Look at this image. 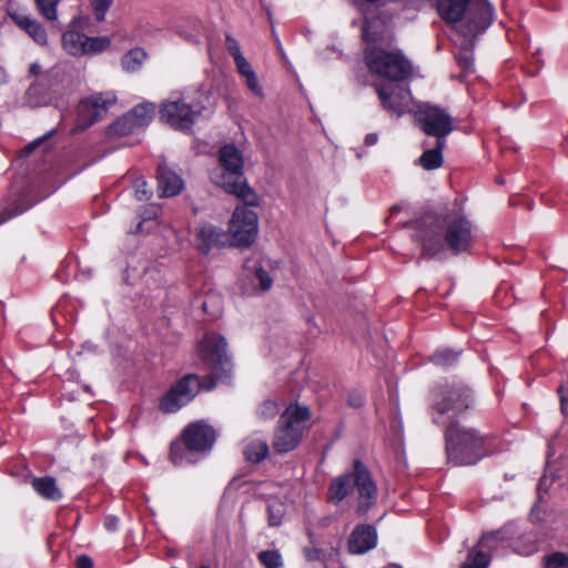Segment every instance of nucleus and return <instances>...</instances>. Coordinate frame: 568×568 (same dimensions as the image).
<instances>
[{
	"mask_svg": "<svg viewBox=\"0 0 568 568\" xmlns=\"http://www.w3.org/2000/svg\"><path fill=\"white\" fill-rule=\"evenodd\" d=\"M474 406L471 389L460 381L446 384L434 400L433 422L446 427L447 458L456 466L474 465L496 450L493 435L481 434L455 420Z\"/></svg>",
	"mask_w": 568,
	"mask_h": 568,
	"instance_id": "f257e3e1",
	"label": "nucleus"
},
{
	"mask_svg": "<svg viewBox=\"0 0 568 568\" xmlns=\"http://www.w3.org/2000/svg\"><path fill=\"white\" fill-rule=\"evenodd\" d=\"M437 11L454 34H483L494 20L487 0H437Z\"/></svg>",
	"mask_w": 568,
	"mask_h": 568,
	"instance_id": "f03ea898",
	"label": "nucleus"
},
{
	"mask_svg": "<svg viewBox=\"0 0 568 568\" xmlns=\"http://www.w3.org/2000/svg\"><path fill=\"white\" fill-rule=\"evenodd\" d=\"M372 24L368 20L363 24V38L368 44L365 51L367 68L372 73L389 80L390 83L405 81L413 73L412 63L399 50H387L377 44L378 38L371 32Z\"/></svg>",
	"mask_w": 568,
	"mask_h": 568,
	"instance_id": "7ed1b4c3",
	"label": "nucleus"
},
{
	"mask_svg": "<svg viewBox=\"0 0 568 568\" xmlns=\"http://www.w3.org/2000/svg\"><path fill=\"white\" fill-rule=\"evenodd\" d=\"M220 172L212 175L213 182L227 193L236 195L247 206H256L258 199L256 193L247 185L243 174L242 152L233 144H226L220 149Z\"/></svg>",
	"mask_w": 568,
	"mask_h": 568,
	"instance_id": "20e7f679",
	"label": "nucleus"
},
{
	"mask_svg": "<svg viewBox=\"0 0 568 568\" xmlns=\"http://www.w3.org/2000/svg\"><path fill=\"white\" fill-rule=\"evenodd\" d=\"M207 95L200 89H185L172 93L162 103L160 119L174 130L190 131L205 110Z\"/></svg>",
	"mask_w": 568,
	"mask_h": 568,
	"instance_id": "39448f33",
	"label": "nucleus"
},
{
	"mask_svg": "<svg viewBox=\"0 0 568 568\" xmlns=\"http://www.w3.org/2000/svg\"><path fill=\"white\" fill-rule=\"evenodd\" d=\"M509 529L510 528L507 526L500 530L485 534L480 538L478 545L468 552V556L460 568H487L490 564V555H487L485 550L490 552L495 551L499 542H508L516 552L523 556H529L537 551V544L531 536H526V541L524 544L519 540L513 541L508 535Z\"/></svg>",
	"mask_w": 568,
	"mask_h": 568,
	"instance_id": "423d86ee",
	"label": "nucleus"
},
{
	"mask_svg": "<svg viewBox=\"0 0 568 568\" xmlns=\"http://www.w3.org/2000/svg\"><path fill=\"white\" fill-rule=\"evenodd\" d=\"M71 91V79L59 65H55L29 87L26 93V101L31 108H39L55 104L59 98Z\"/></svg>",
	"mask_w": 568,
	"mask_h": 568,
	"instance_id": "0eeeda50",
	"label": "nucleus"
},
{
	"mask_svg": "<svg viewBox=\"0 0 568 568\" xmlns=\"http://www.w3.org/2000/svg\"><path fill=\"white\" fill-rule=\"evenodd\" d=\"M311 412L306 406L290 405L282 414L274 433L273 448L278 454L294 450L301 443Z\"/></svg>",
	"mask_w": 568,
	"mask_h": 568,
	"instance_id": "6e6552de",
	"label": "nucleus"
},
{
	"mask_svg": "<svg viewBox=\"0 0 568 568\" xmlns=\"http://www.w3.org/2000/svg\"><path fill=\"white\" fill-rule=\"evenodd\" d=\"M216 440V433L204 420L190 424L182 434V443L171 445L170 458L175 465L192 463L193 453H207Z\"/></svg>",
	"mask_w": 568,
	"mask_h": 568,
	"instance_id": "1a4fd4ad",
	"label": "nucleus"
},
{
	"mask_svg": "<svg viewBox=\"0 0 568 568\" xmlns=\"http://www.w3.org/2000/svg\"><path fill=\"white\" fill-rule=\"evenodd\" d=\"M215 387L212 377L200 378L190 374L179 379L162 397L160 407L164 413H175L190 403L200 389L211 390Z\"/></svg>",
	"mask_w": 568,
	"mask_h": 568,
	"instance_id": "9d476101",
	"label": "nucleus"
},
{
	"mask_svg": "<svg viewBox=\"0 0 568 568\" xmlns=\"http://www.w3.org/2000/svg\"><path fill=\"white\" fill-rule=\"evenodd\" d=\"M258 219L254 211L246 206H237L229 223V237L235 247L251 246L258 232Z\"/></svg>",
	"mask_w": 568,
	"mask_h": 568,
	"instance_id": "9b49d317",
	"label": "nucleus"
},
{
	"mask_svg": "<svg viewBox=\"0 0 568 568\" xmlns=\"http://www.w3.org/2000/svg\"><path fill=\"white\" fill-rule=\"evenodd\" d=\"M201 358L221 377L230 367L227 343L223 336L214 333L206 334L199 344Z\"/></svg>",
	"mask_w": 568,
	"mask_h": 568,
	"instance_id": "f8f14e48",
	"label": "nucleus"
},
{
	"mask_svg": "<svg viewBox=\"0 0 568 568\" xmlns=\"http://www.w3.org/2000/svg\"><path fill=\"white\" fill-rule=\"evenodd\" d=\"M115 102L113 92L97 93L82 100L78 105V129L84 130L104 118Z\"/></svg>",
	"mask_w": 568,
	"mask_h": 568,
	"instance_id": "ddd939ff",
	"label": "nucleus"
},
{
	"mask_svg": "<svg viewBox=\"0 0 568 568\" xmlns=\"http://www.w3.org/2000/svg\"><path fill=\"white\" fill-rule=\"evenodd\" d=\"M416 114L424 132L436 136L438 140H443L453 130L452 118L444 109L422 104Z\"/></svg>",
	"mask_w": 568,
	"mask_h": 568,
	"instance_id": "4468645a",
	"label": "nucleus"
},
{
	"mask_svg": "<svg viewBox=\"0 0 568 568\" xmlns=\"http://www.w3.org/2000/svg\"><path fill=\"white\" fill-rule=\"evenodd\" d=\"M353 484L358 494L357 511L366 514L376 503L377 486L369 470L359 460L354 463Z\"/></svg>",
	"mask_w": 568,
	"mask_h": 568,
	"instance_id": "2eb2a0df",
	"label": "nucleus"
},
{
	"mask_svg": "<svg viewBox=\"0 0 568 568\" xmlns=\"http://www.w3.org/2000/svg\"><path fill=\"white\" fill-rule=\"evenodd\" d=\"M376 90L383 108L389 113L400 116L412 111L410 91L402 84L377 85Z\"/></svg>",
	"mask_w": 568,
	"mask_h": 568,
	"instance_id": "dca6fc26",
	"label": "nucleus"
},
{
	"mask_svg": "<svg viewBox=\"0 0 568 568\" xmlns=\"http://www.w3.org/2000/svg\"><path fill=\"white\" fill-rule=\"evenodd\" d=\"M445 240L447 247L455 254L467 251L475 240L470 221L465 216H457L449 220L445 229Z\"/></svg>",
	"mask_w": 568,
	"mask_h": 568,
	"instance_id": "f3484780",
	"label": "nucleus"
},
{
	"mask_svg": "<svg viewBox=\"0 0 568 568\" xmlns=\"http://www.w3.org/2000/svg\"><path fill=\"white\" fill-rule=\"evenodd\" d=\"M414 239L420 244L424 256L436 257L444 253L447 246L445 234L437 224L417 222Z\"/></svg>",
	"mask_w": 568,
	"mask_h": 568,
	"instance_id": "a211bd4d",
	"label": "nucleus"
},
{
	"mask_svg": "<svg viewBox=\"0 0 568 568\" xmlns=\"http://www.w3.org/2000/svg\"><path fill=\"white\" fill-rule=\"evenodd\" d=\"M229 242V234L212 224L201 225L195 235L196 247L203 254H209L213 248L224 247Z\"/></svg>",
	"mask_w": 568,
	"mask_h": 568,
	"instance_id": "6ab92c4d",
	"label": "nucleus"
},
{
	"mask_svg": "<svg viewBox=\"0 0 568 568\" xmlns=\"http://www.w3.org/2000/svg\"><path fill=\"white\" fill-rule=\"evenodd\" d=\"M478 36L453 34V42L456 47V61L466 73L474 71V47Z\"/></svg>",
	"mask_w": 568,
	"mask_h": 568,
	"instance_id": "aec40b11",
	"label": "nucleus"
},
{
	"mask_svg": "<svg viewBox=\"0 0 568 568\" xmlns=\"http://www.w3.org/2000/svg\"><path fill=\"white\" fill-rule=\"evenodd\" d=\"M377 542V534L373 526L361 525L355 528L348 540L352 554L362 555L373 549Z\"/></svg>",
	"mask_w": 568,
	"mask_h": 568,
	"instance_id": "412c9836",
	"label": "nucleus"
},
{
	"mask_svg": "<svg viewBox=\"0 0 568 568\" xmlns=\"http://www.w3.org/2000/svg\"><path fill=\"white\" fill-rule=\"evenodd\" d=\"M9 16L18 27L24 30L34 40V42L40 45L48 43L47 31L38 20L12 10L9 11Z\"/></svg>",
	"mask_w": 568,
	"mask_h": 568,
	"instance_id": "4be33fe9",
	"label": "nucleus"
},
{
	"mask_svg": "<svg viewBox=\"0 0 568 568\" xmlns=\"http://www.w3.org/2000/svg\"><path fill=\"white\" fill-rule=\"evenodd\" d=\"M158 182L161 195L166 197L178 195L184 187L181 175L165 164L158 169Z\"/></svg>",
	"mask_w": 568,
	"mask_h": 568,
	"instance_id": "5701e85b",
	"label": "nucleus"
},
{
	"mask_svg": "<svg viewBox=\"0 0 568 568\" xmlns=\"http://www.w3.org/2000/svg\"><path fill=\"white\" fill-rule=\"evenodd\" d=\"M267 440L258 435H252L244 440L243 454L251 463H260L268 455Z\"/></svg>",
	"mask_w": 568,
	"mask_h": 568,
	"instance_id": "b1692460",
	"label": "nucleus"
},
{
	"mask_svg": "<svg viewBox=\"0 0 568 568\" xmlns=\"http://www.w3.org/2000/svg\"><path fill=\"white\" fill-rule=\"evenodd\" d=\"M87 36L81 32L77 24L72 23L62 34L63 49L74 57L83 55Z\"/></svg>",
	"mask_w": 568,
	"mask_h": 568,
	"instance_id": "393cba45",
	"label": "nucleus"
},
{
	"mask_svg": "<svg viewBox=\"0 0 568 568\" xmlns=\"http://www.w3.org/2000/svg\"><path fill=\"white\" fill-rule=\"evenodd\" d=\"M31 485L37 494L47 500L58 501L62 498V491L53 477H36L32 479Z\"/></svg>",
	"mask_w": 568,
	"mask_h": 568,
	"instance_id": "a878e982",
	"label": "nucleus"
},
{
	"mask_svg": "<svg viewBox=\"0 0 568 568\" xmlns=\"http://www.w3.org/2000/svg\"><path fill=\"white\" fill-rule=\"evenodd\" d=\"M352 483L353 473L335 478L328 489V499L334 504L341 503L349 494Z\"/></svg>",
	"mask_w": 568,
	"mask_h": 568,
	"instance_id": "bb28decb",
	"label": "nucleus"
},
{
	"mask_svg": "<svg viewBox=\"0 0 568 568\" xmlns=\"http://www.w3.org/2000/svg\"><path fill=\"white\" fill-rule=\"evenodd\" d=\"M445 146L444 140H437L434 149L426 150L418 159L419 164L425 170H435L443 165V149Z\"/></svg>",
	"mask_w": 568,
	"mask_h": 568,
	"instance_id": "cd10ccee",
	"label": "nucleus"
},
{
	"mask_svg": "<svg viewBox=\"0 0 568 568\" xmlns=\"http://www.w3.org/2000/svg\"><path fill=\"white\" fill-rule=\"evenodd\" d=\"M244 271L258 282L262 292H266L273 286L272 276L256 261L247 260L244 264Z\"/></svg>",
	"mask_w": 568,
	"mask_h": 568,
	"instance_id": "c85d7f7f",
	"label": "nucleus"
},
{
	"mask_svg": "<svg viewBox=\"0 0 568 568\" xmlns=\"http://www.w3.org/2000/svg\"><path fill=\"white\" fill-rule=\"evenodd\" d=\"M155 111V105L153 103L144 102L135 108H133L130 112H128L132 119V121L140 128L148 125Z\"/></svg>",
	"mask_w": 568,
	"mask_h": 568,
	"instance_id": "c756f323",
	"label": "nucleus"
},
{
	"mask_svg": "<svg viewBox=\"0 0 568 568\" xmlns=\"http://www.w3.org/2000/svg\"><path fill=\"white\" fill-rule=\"evenodd\" d=\"M146 59V53L141 48H134L122 57V67L128 72H135L141 69Z\"/></svg>",
	"mask_w": 568,
	"mask_h": 568,
	"instance_id": "7c9ffc66",
	"label": "nucleus"
},
{
	"mask_svg": "<svg viewBox=\"0 0 568 568\" xmlns=\"http://www.w3.org/2000/svg\"><path fill=\"white\" fill-rule=\"evenodd\" d=\"M270 526H280L286 514V506L281 500L273 498L267 503Z\"/></svg>",
	"mask_w": 568,
	"mask_h": 568,
	"instance_id": "2f4dec72",
	"label": "nucleus"
},
{
	"mask_svg": "<svg viewBox=\"0 0 568 568\" xmlns=\"http://www.w3.org/2000/svg\"><path fill=\"white\" fill-rule=\"evenodd\" d=\"M111 44V40L105 37H88L85 40V47L83 48V55L85 54H99L105 51Z\"/></svg>",
	"mask_w": 568,
	"mask_h": 568,
	"instance_id": "473e14b6",
	"label": "nucleus"
},
{
	"mask_svg": "<svg viewBox=\"0 0 568 568\" xmlns=\"http://www.w3.org/2000/svg\"><path fill=\"white\" fill-rule=\"evenodd\" d=\"M38 12L48 21L58 19V6L60 0H34Z\"/></svg>",
	"mask_w": 568,
	"mask_h": 568,
	"instance_id": "72a5a7b5",
	"label": "nucleus"
},
{
	"mask_svg": "<svg viewBox=\"0 0 568 568\" xmlns=\"http://www.w3.org/2000/svg\"><path fill=\"white\" fill-rule=\"evenodd\" d=\"M257 557L265 568H283V558L278 550H263Z\"/></svg>",
	"mask_w": 568,
	"mask_h": 568,
	"instance_id": "f704fd0d",
	"label": "nucleus"
},
{
	"mask_svg": "<svg viewBox=\"0 0 568 568\" xmlns=\"http://www.w3.org/2000/svg\"><path fill=\"white\" fill-rule=\"evenodd\" d=\"M458 355L459 353L453 352L452 349H438L432 355L430 361L435 365L448 367L457 361Z\"/></svg>",
	"mask_w": 568,
	"mask_h": 568,
	"instance_id": "c9c22d12",
	"label": "nucleus"
},
{
	"mask_svg": "<svg viewBox=\"0 0 568 568\" xmlns=\"http://www.w3.org/2000/svg\"><path fill=\"white\" fill-rule=\"evenodd\" d=\"M136 129H139V126L132 121L129 113L121 116L111 125V131L119 135H126Z\"/></svg>",
	"mask_w": 568,
	"mask_h": 568,
	"instance_id": "e433bc0d",
	"label": "nucleus"
},
{
	"mask_svg": "<svg viewBox=\"0 0 568 568\" xmlns=\"http://www.w3.org/2000/svg\"><path fill=\"white\" fill-rule=\"evenodd\" d=\"M545 568H568V555L565 552H552L544 557Z\"/></svg>",
	"mask_w": 568,
	"mask_h": 568,
	"instance_id": "4c0bfd02",
	"label": "nucleus"
},
{
	"mask_svg": "<svg viewBox=\"0 0 568 568\" xmlns=\"http://www.w3.org/2000/svg\"><path fill=\"white\" fill-rule=\"evenodd\" d=\"M278 413V405L276 402L266 399L257 408V416L261 419H272Z\"/></svg>",
	"mask_w": 568,
	"mask_h": 568,
	"instance_id": "58836bf2",
	"label": "nucleus"
},
{
	"mask_svg": "<svg viewBox=\"0 0 568 568\" xmlns=\"http://www.w3.org/2000/svg\"><path fill=\"white\" fill-rule=\"evenodd\" d=\"M113 0H92L91 6L94 12L95 19L99 21H103L105 19V14L112 6Z\"/></svg>",
	"mask_w": 568,
	"mask_h": 568,
	"instance_id": "ea45409f",
	"label": "nucleus"
},
{
	"mask_svg": "<svg viewBox=\"0 0 568 568\" xmlns=\"http://www.w3.org/2000/svg\"><path fill=\"white\" fill-rule=\"evenodd\" d=\"M134 195L139 201L149 200L152 191L148 187V183L143 178H138L134 181Z\"/></svg>",
	"mask_w": 568,
	"mask_h": 568,
	"instance_id": "a19ab883",
	"label": "nucleus"
},
{
	"mask_svg": "<svg viewBox=\"0 0 568 568\" xmlns=\"http://www.w3.org/2000/svg\"><path fill=\"white\" fill-rule=\"evenodd\" d=\"M243 79L245 81V84H246L247 89L255 97H258V98H263L264 97L263 89L260 85L258 78H257L255 71L251 72L248 75L243 77Z\"/></svg>",
	"mask_w": 568,
	"mask_h": 568,
	"instance_id": "79ce46f5",
	"label": "nucleus"
},
{
	"mask_svg": "<svg viewBox=\"0 0 568 568\" xmlns=\"http://www.w3.org/2000/svg\"><path fill=\"white\" fill-rule=\"evenodd\" d=\"M225 48L229 51V53L233 57L234 61L244 57L241 51L240 43L231 34H227L225 37Z\"/></svg>",
	"mask_w": 568,
	"mask_h": 568,
	"instance_id": "37998d69",
	"label": "nucleus"
},
{
	"mask_svg": "<svg viewBox=\"0 0 568 568\" xmlns=\"http://www.w3.org/2000/svg\"><path fill=\"white\" fill-rule=\"evenodd\" d=\"M234 62L236 65V70L242 78L245 75H248L251 72L254 71L251 63L245 59V57H243Z\"/></svg>",
	"mask_w": 568,
	"mask_h": 568,
	"instance_id": "c03bdc74",
	"label": "nucleus"
},
{
	"mask_svg": "<svg viewBox=\"0 0 568 568\" xmlns=\"http://www.w3.org/2000/svg\"><path fill=\"white\" fill-rule=\"evenodd\" d=\"M29 207H31V205H27V206H23V207H16L14 210H10V211H3L0 213V225L6 223L7 221H9L10 219L23 213L24 211H27Z\"/></svg>",
	"mask_w": 568,
	"mask_h": 568,
	"instance_id": "a18cd8bd",
	"label": "nucleus"
},
{
	"mask_svg": "<svg viewBox=\"0 0 568 568\" xmlns=\"http://www.w3.org/2000/svg\"><path fill=\"white\" fill-rule=\"evenodd\" d=\"M77 568H92L93 561L92 559L87 555H81L75 560Z\"/></svg>",
	"mask_w": 568,
	"mask_h": 568,
	"instance_id": "49530a36",
	"label": "nucleus"
},
{
	"mask_svg": "<svg viewBox=\"0 0 568 568\" xmlns=\"http://www.w3.org/2000/svg\"><path fill=\"white\" fill-rule=\"evenodd\" d=\"M118 525H119V519H118V517H115V516H111V515L105 517L104 526H105V528H106L109 531H114V530H116Z\"/></svg>",
	"mask_w": 568,
	"mask_h": 568,
	"instance_id": "de8ad7c7",
	"label": "nucleus"
},
{
	"mask_svg": "<svg viewBox=\"0 0 568 568\" xmlns=\"http://www.w3.org/2000/svg\"><path fill=\"white\" fill-rule=\"evenodd\" d=\"M551 484V480L544 476L540 478L539 483H538V494H539V497H541L542 494H546L549 486Z\"/></svg>",
	"mask_w": 568,
	"mask_h": 568,
	"instance_id": "09e8293b",
	"label": "nucleus"
},
{
	"mask_svg": "<svg viewBox=\"0 0 568 568\" xmlns=\"http://www.w3.org/2000/svg\"><path fill=\"white\" fill-rule=\"evenodd\" d=\"M304 554H305V557L307 558V560H318L321 557H320V550L313 548V549H305L304 550Z\"/></svg>",
	"mask_w": 568,
	"mask_h": 568,
	"instance_id": "8fccbe9b",
	"label": "nucleus"
},
{
	"mask_svg": "<svg viewBox=\"0 0 568 568\" xmlns=\"http://www.w3.org/2000/svg\"><path fill=\"white\" fill-rule=\"evenodd\" d=\"M378 141V135L376 133H369L365 138V144L368 146L375 145Z\"/></svg>",
	"mask_w": 568,
	"mask_h": 568,
	"instance_id": "3c124183",
	"label": "nucleus"
},
{
	"mask_svg": "<svg viewBox=\"0 0 568 568\" xmlns=\"http://www.w3.org/2000/svg\"><path fill=\"white\" fill-rule=\"evenodd\" d=\"M30 74L36 75L40 78L41 73V65L37 62L32 63L29 69Z\"/></svg>",
	"mask_w": 568,
	"mask_h": 568,
	"instance_id": "603ef678",
	"label": "nucleus"
},
{
	"mask_svg": "<svg viewBox=\"0 0 568 568\" xmlns=\"http://www.w3.org/2000/svg\"><path fill=\"white\" fill-rule=\"evenodd\" d=\"M158 213V207L154 205H151L150 212L148 211L145 215L142 216L143 220H151L153 216H155Z\"/></svg>",
	"mask_w": 568,
	"mask_h": 568,
	"instance_id": "864d4df0",
	"label": "nucleus"
},
{
	"mask_svg": "<svg viewBox=\"0 0 568 568\" xmlns=\"http://www.w3.org/2000/svg\"><path fill=\"white\" fill-rule=\"evenodd\" d=\"M40 144V140L38 141H34L30 144H28L26 148H24V152L26 154H30L31 152H33V150Z\"/></svg>",
	"mask_w": 568,
	"mask_h": 568,
	"instance_id": "5fc2aeb1",
	"label": "nucleus"
},
{
	"mask_svg": "<svg viewBox=\"0 0 568 568\" xmlns=\"http://www.w3.org/2000/svg\"><path fill=\"white\" fill-rule=\"evenodd\" d=\"M561 410L564 414L568 415V399L561 397Z\"/></svg>",
	"mask_w": 568,
	"mask_h": 568,
	"instance_id": "6e6d98bb",
	"label": "nucleus"
},
{
	"mask_svg": "<svg viewBox=\"0 0 568 568\" xmlns=\"http://www.w3.org/2000/svg\"><path fill=\"white\" fill-rule=\"evenodd\" d=\"M363 403V399L361 396H357L356 398H349V404L353 406H361Z\"/></svg>",
	"mask_w": 568,
	"mask_h": 568,
	"instance_id": "4d7b16f0",
	"label": "nucleus"
},
{
	"mask_svg": "<svg viewBox=\"0 0 568 568\" xmlns=\"http://www.w3.org/2000/svg\"><path fill=\"white\" fill-rule=\"evenodd\" d=\"M7 81V73L3 68L0 67V84Z\"/></svg>",
	"mask_w": 568,
	"mask_h": 568,
	"instance_id": "13d9d810",
	"label": "nucleus"
},
{
	"mask_svg": "<svg viewBox=\"0 0 568 568\" xmlns=\"http://www.w3.org/2000/svg\"><path fill=\"white\" fill-rule=\"evenodd\" d=\"M201 568H209V567H206V566H202Z\"/></svg>",
	"mask_w": 568,
	"mask_h": 568,
	"instance_id": "bf43d9fd",
	"label": "nucleus"
}]
</instances>
